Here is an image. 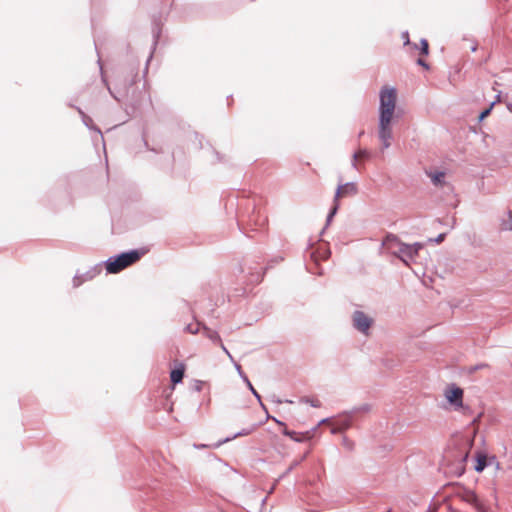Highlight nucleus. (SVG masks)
<instances>
[{
    "instance_id": "14",
    "label": "nucleus",
    "mask_w": 512,
    "mask_h": 512,
    "mask_svg": "<svg viewBox=\"0 0 512 512\" xmlns=\"http://www.w3.org/2000/svg\"><path fill=\"white\" fill-rule=\"evenodd\" d=\"M185 373V366L184 364H179L178 367L173 369L170 373V379L173 384L181 383L184 377Z\"/></svg>"
},
{
    "instance_id": "8",
    "label": "nucleus",
    "mask_w": 512,
    "mask_h": 512,
    "mask_svg": "<svg viewBox=\"0 0 512 512\" xmlns=\"http://www.w3.org/2000/svg\"><path fill=\"white\" fill-rule=\"evenodd\" d=\"M99 269L97 267L91 268L83 274L76 273L73 278V287L77 288L82 285L84 282L92 280L98 273Z\"/></svg>"
},
{
    "instance_id": "39",
    "label": "nucleus",
    "mask_w": 512,
    "mask_h": 512,
    "mask_svg": "<svg viewBox=\"0 0 512 512\" xmlns=\"http://www.w3.org/2000/svg\"><path fill=\"white\" fill-rule=\"evenodd\" d=\"M481 413H479L471 422L472 425H475L478 421H479V418L481 417Z\"/></svg>"
},
{
    "instance_id": "3",
    "label": "nucleus",
    "mask_w": 512,
    "mask_h": 512,
    "mask_svg": "<svg viewBox=\"0 0 512 512\" xmlns=\"http://www.w3.org/2000/svg\"><path fill=\"white\" fill-rule=\"evenodd\" d=\"M353 327L364 335H368L373 319L363 311L356 310L352 314Z\"/></svg>"
},
{
    "instance_id": "12",
    "label": "nucleus",
    "mask_w": 512,
    "mask_h": 512,
    "mask_svg": "<svg viewBox=\"0 0 512 512\" xmlns=\"http://www.w3.org/2000/svg\"><path fill=\"white\" fill-rule=\"evenodd\" d=\"M426 175L431 179V182L436 187H442L446 184V174L443 171H426Z\"/></svg>"
},
{
    "instance_id": "1",
    "label": "nucleus",
    "mask_w": 512,
    "mask_h": 512,
    "mask_svg": "<svg viewBox=\"0 0 512 512\" xmlns=\"http://www.w3.org/2000/svg\"><path fill=\"white\" fill-rule=\"evenodd\" d=\"M397 102V90L383 86L379 93V122L392 123Z\"/></svg>"
},
{
    "instance_id": "38",
    "label": "nucleus",
    "mask_w": 512,
    "mask_h": 512,
    "mask_svg": "<svg viewBox=\"0 0 512 512\" xmlns=\"http://www.w3.org/2000/svg\"><path fill=\"white\" fill-rule=\"evenodd\" d=\"M343 445L349 449H351L352 443L348 440V438H343Z\"/></svg>"
},
{
    "instance_id": "19",
    "label": "nucleus",
    "mask_w": 512,
    "mask_h": 512,
    "mask_svg": "<svg viewBox=\"0 0 512 512\" xmlns=\"http://www.w3.org/2000/svg\"><path fill=\"white\" fill-rule=\"evenodd\" d=\"M369 156H370V153H369L368 150H366V149L358 150L352 156V158H353V160H352V167L353 168H357V164H356L357 159H359V158H368Z\"/></svg>"
},
{
    "instance_id": "4",
    "label": "nucleus",
    "mask_w": 512,
    "mask_h": 512,
    "mask_svg": "<svg viewBox=\"0 0 512 512\" xmlns=\"http://www.w3.org/2000/svg\"><path fill=\"white\" fill-rule=\"evenodd\" d=\"M354 415L351 411H347L339 415L332 422L331 433L338 434L351 427Z\"/></svg>"
},
{
    "instance_id": "43",
    "label": "nucleus",
    "mask_w": 512,
    "mask_h": 512,
    "mask_svg": "<svg viewBox=\"0 0 512 512\" xmlns=\"http://www.w3.org/2000/svg\"><path fill=\"white\" fill-rule=\"evenodd\" d=\"M121 73H122V71H121V70H118V71H117V75H116L117 79H120Z\"/></svg>"
},
{
    "instance_id": "20",
    "label": "nucleus",
    "mask_w": 512,
    "mask_h": 512,
    "mask_svg": "<svg viewBox=\"0 0 512 512\" xmlns=\"http://www.w3.org/2000/svg\"><path fill=\"white\" fill-rule=\"evenodd\" d=\"M138 65H134L130 71L129 79L124 82V89L126 90L128 86H131L135 78L137 77Z\"/></svg>"
},
{
    "instance_id": "41",
    "label": "nucleus",
    "mask_w": 512,
    "mask_h": 512,
    "mask_svg": "<svg viewBox=\"0 0 512 512\" xmlns=\"http://www.w3.org/2000/svg\"><path fill=\"white\" fill-rule=\"evenodd\" d=\"M272 419H273V420H274L278 425H280V426H285V424H284L282 421L277 420V419H276V418H274V417H272Z\"/></svg>"
},
{
    "instance_id": "23",
    "label": "nucleus",
    "mask_w": 512,
    "mask_h": 512,
    "mask_svg": "<svg viewBox=\"0 0 512 512\" xmlns=\"http://www.w3.org/2000/svg\"><path fill=\"white\" fill-rule=\"evenodd\" d=\"M371 410V405L368 403L362 404L360 406L354 407L351 409V413L355 416L357 413H367Z\"/></svg>"
},
{
    "instance_id": "21",
    "label": "nucleus",
    "mask_w": 512,
    "mask_h": 512,
    "mask_svg": "<svg viewBox=\"0 0 512 512\" xmlns=\"http://www.w3.org/2000/svg\"><path fill=\"white\" fill-rule=\"evenodd\" d=\"M486 466H487L486 456L485 455H478L477 456L476 465H475V470L477 472H482L485 469Z\"/></svg>"
},
{
    "instance_id": "32",
    "label": "nucleus",
    "mask_w": 512,
    "mask_h": 512,
    "mask_svg": "<svg viewBox=\"0 0 512 512\" xmlns=\"http://www.w3.org/2000/svg\"><path fill=\"white\" fill-rule=\"evenodd\" d=\"M445 237H446V234L445 233H441L435 239H433L432 241H434L435 243L439 244V243L444 241Z\"/></svg>"
},
{
    "instance_id": "26",
    "label": "nucleus",
    "mask_w": 512,
    "mask_h": 512,
    "mask_svg": "<svg viewBox=\"0 0 512 512\" xmlns=\"http://www.w3.org/2000/svg\"><path fill=\"white\" fill-rule=\"evenodd\" d=\"M301 402L310 404L312 407L319 408L321 407V402L318 399L304 397L301 399Z\"/></svg>"
},
{
    "instance_id": "2",
    "label": "nucleus",
    "mask_w": 512,
    "mask_h": 512,
    "mask_svg": "<svg viewBox=\"0 0 512 512\" xmlns=\"http://www.w3.org/2000/svg\"><path fill=\"white\" fill-rule=\"evenodd\" d=\"M144 255L143 251L138 249L123 252L112 256L105 261L106 271L110 274H116L130 265L136 263Z\"/></svg>"
},
{
    "instance_id": "7",
    "label": "nucleus",
    "mask_w": 512,
    "mask_h": 512,
    "mask_svg": "<svg viewBox=\"0 0 512 512\" xmlns=\"http://www.w3.org/2000/svg\"><path fill=\"white\" fill-rule=\"evenodd\" d=\"M393 255L399 258L406 266H410L415 261V250L410 248L408 244L401 245L397 250H393Z\"/></svg>"
},
{
    "instance_id": "42",
    "label": "nucleus",
    "mask_w": 512,
    "mask_h": 512,
    "mask_svg": "<svg viewBox=\"0 0 512 512\" xmlns=\"http://www.w3.org/2000/svg\"><path fill=\"white\" fill-rule=\"evenodd\" d=\"M152 56H153V52H151V53H150V55H149V57H148V59H147L146 66L148 65V63H149V61L151 60Z\"/></svg>"
},
{
    "instance_id": "30",
    "label": "nucleus",
    "mask_w": 512,
    "mask_h": 512,
    "mask_svg": "<svg viewBox=\"0 0 512 512\" xmlns=\"http://www.w3.org/2000/svg\"><path fill=\"white\" fill-rule=\"evenodd\" d=\"M307 456V453H305L302 458L300 460H296L294 461L289 467L288 469L286 470V472L284 473V475H287L289 474L296 466H298L300 464V462L305 459Z\"/></svg>"
},
{
    "instance_id": "34",
    "label": "nucleus",
    "mask_w": 512,
    "mask_h": 512,
    "mask_svg": "<svg viewBox=\"0 0 512 512\" xmlns=\"http://www.w3.org/2000/svg\"><path fill=\"white\" fill-rule=\"evenodd\" d=\"M235 368L240 375V377L243 379V376H246V374L242 371L241 366L238 363H235Z\"/></svg>"
},
{
    "instance_id": "35",
    "label": "nucleus",
    "mask_w": 512,
    "mask_h": 512,
    "mask_svg": "<svg viewBox=\"0 0 512 512\" xmlns=\"http://www.w3.org/2000/svg\"><path fill=\"white\" fill-rule=\"evenodd\" d=\"M153 38H154V41H153V49H155L156 45H157V42H158V39H159V31H154V34H153Z\"/></svg>"
},
{
    "instance_id": "5",
    "label": "nucleus",
    "mask_w": 512,
    "mask_h": 512,
    "mask_svg": "<svg viewBox=\"0 0 512 512\" xmlns=\"http://www.w3.org/2000/svg\"><path fill=\"white\" fill-rule=\"evenodd\" d=\"M445 396L449 403L455 407V409L463 408L464 413H466V411L469 410L468 408H464L463 406V390L460 387H456L453 385L446 391Z\"/></svg>"
},
{
    "instance_id": "22",
    "label": "nucleus",
    "mask_w": 512,
    "mask_h": 512,
    "mask_svg": "<svg viewBox=\"0 0 512 512\" xmlns=\"http://www.w3.org/2000/svg\"><path fill=\"white\" fill-rule=\"evenodd\" d=\"M98 64H99V66H100V71H101V75H102V81H103V83L107 86V89H108L109 93L111 94V96H112L115 100L120 101V96H119L117 93H115V92H113V91L111 90V88L109 87V85H108V83H107L106 78L104 77V74H103V67H102V65H101L100 58L98 59Z\"/></svg>"
},
{
    "instance_id": "29",
    "label": "nucleus",
    "mask_w": 512,
    "mask_h": 512,
    "mask_svg": "<svg viewBox=\"0 0 512 512\" xmlns=\"http://www.w3.org/2000/svg\"><path fill=\"white\" fill-rule=\"evenodd\" d=\"M420 44H421V48H420V52L422 55H428L429 53V45H428V42L426 39H422L420 41Z\"/></svg>"
},
{
    "instance_id": "45",
    "label": "nucleus",
    "mask_w": 512,
    "mask_h": 512,
    "mask_svg": "<svg viewBox=\"0 0 512 512\" xmlns=\"http://www.w3.org/2000/svg\"><path fill=\"white\" fill-rule=\"evenodd\" d=\"M197 448H203L205 447V445H199V446H196Z\"/></svg>"
},
{
    "instance_id": "13",
    "label": "nucleus",
    "mask_w": 512,
    "mask_h": 512,
    "mask_svg": "<svg viewBox=\"0 0 512 512\" xmlns=\"http://www.w3.org/2000/svg\"><path fill=\"white\" fill-rule=\"evenodd\" d=\"M465 501L471 504L477 510V512H486L485 507L474 492H468L465 496Z\"/></svg>"
},
{
    "instance_id": "15",
    "label": "nucleus",
    "mask_w": 512,
    "mask_h": 512,
    "mask_svg": "<svg viewBox=\"0 0 512 512\" xmlns=\"http://www.w3.org/2000/svg\"><path fill=\"white\" fill-rule=\"evenodd\" d=\"M283 434L290 437L292 440H294L296 442H303V441L310 439V437H311L310 432H306L304 434H298L295 431H291L286 428L283 430Z\"/></svg>"
},
{
    "instance_id": "31",
    "label": "nucleus",
    "mask_w": 512,
    "mask_h": 512,
    "mask_svg": "<svg viewBox=\"0 0 512 512\" xmlns=\"http://www.w3.org/2000/svg\"><path fill=\"white\" fill-rule=\"evenodd\" d=\"M408 246H410L411 250H415V256H417L419 251L423 248V244L419 242H416L414 244H408Z\"/></svg>"
},
{
    "instance_id": "40",
    "label": "nucleus",
    "mask_w": 512,
    "mask_h": 512,
    "mask_svg": "<svg viewBox=\"0 0 512 512\" xmlns=\"http://www.w3.org/2000/svg\"><path fill=\"white\" fill-rule=\"evenodd\" d=\"M329 421H330V419H329V418L322 419V420L318 423V426H319V425H322V424H324V423H328Z\"/></svg>"
},
{
    "instance_id": "9",
    "label": "nucleus",
    "mask_w": 512,
    "mask_h": 512,
    "mask_svg": "<svg viewBox=\"0 0 512 512\" xmlns=\"http://www.w3.org/2000/svg\"><path fill=\"white\" fill-rule=\"evenodd\" d=\"M356 193L357 186L353 182H347L345 184L339 185L334 196V202L338 201V199L342 196L354 195Z\"/></svg>"
},
{
    "instance_id": "44",
    "label": "nucleus",
    "mask_w": 512,
    "mask_h": 512,
    "mask_svg": "<svg viewBox=\"0 0 512 512\" xmlns=\"http://www.w3.org/2000/svg\"><path fill=\"white\" fill-rule=\"evenodd\" d=\"M476 50H477V46L476 45L471 46V51L472 52H475Z\"/></svg>"
},
{
    "instance_id": "28",
    "label": "nucleus",
    "mask_w": 512,
    "mask_h": 512,
    "mask_svg": "<svg viewBox=\"0 0 512 512\" xmlns=\"http://www.w3.org/2000/svg\"><path fill=\"white\" fill-rule=\"evenodd\" d=\"M199 330H200V323L188 324L185 327V331H187L188 333H191V334H196L199 332Z\"/></svg>"
},
{
    "instance_id": "36",
    "label": "nucleus",
    "mask_w": 512,
    "mask_h": 512,
    "mask_svg": "<svg viewBox=\"0 0 512 512\" xmlns=\"http://www.w3.org/2000/svg\"><path fill=\"white\" fill-rule=\"evenodd\" d=\"M218 344L220 345L221 349H222V350L227 354V356H228L231 360H233L232 355H231V354H230V352L227 350V348L225 347V345H224L222 342H221V343H218Z\"/></svg>"
},
{
    "instance_id": "27",
    "label": "nucleus",
    "mask_w": 512,
    "mask_h": 512,
    "mask_svg": "<svg viewBox=\"0 0 512 512\" xmlns=\"http://www.w3.org/2000/svg\"><path fill=\"white\" fill-rule=\"evenodd\" d=\"M338 208H339V204H338V201H336V202H334L333 207L331 208L329 214L327 215V219H326L327 225L331 222L332 218L337 213Z\"/></svg>"
},
{
    "instance_id": "33",
    "label": "nucleus",
    "mask_w": 512,
    "mask_h": 512,
    "mask_svg": "<svg viewBox=\"0 0 512 512\" xmlns=\"http://www.w3.org/2000/svg\"><path fill=\"white\" fill-rule=\"evenodd\" d=\"M402 38L404 39V45H409L410 44L409 34H408L407 31L402 33Z\"/></svg>"
},
{
    "instance_id": "10",
    "label": "nucleus",
    "mask_w": 512,
    "mask_h": 512,
    "mask_svg": "<svg viewBox=\"0 0 512 512\" xmlns=\"http://www.w3.org/2000/svg\"><path fill=\"white\" fill-rule=\"evenodd\" d=\"M405 243L401 242L400 239L394 234H387L384 238L382 245L385 246L392 254L393 250H397L404 245Z\"/></svg>"
},
{
    "instance_id": "18",
    "label": "nucleus",
    "mask_w": 512,
    "mask_h": 512,
    "mask_svg": "<svg viewBox=\"0 0 512 512\" xmlns=\"http://www.w3.org/2000/svg\"><path fill=\"white\" fill-rule=\"evenodd\" d=\"M243 381L245 382V384L247 385L248 389L251 391V393L255 396V398L258 400L260 406L265 410L267 411L265 405L263 404L262 400H261V396L259 395V393L255 390V388L253 387L252 383L250 382V380L248 379L247 376H243Z\"/></svg>"
},
{
    "instance_id": "24",
    "label": "nucleus",
    "mask_w": 512,
    "mask_h": 512,
    "mask_svg": "<svg viewBox=\"0 0 512 512\" xmlns=\"http://www.w3.org/2000/svg\"><path fill=\"white\" fill-rule=\"evenodd\" d=\"M498 101H500V94H497V95H496V101L492 102V103L490 104V106H489L487 109L483 110V111L480 113V115H479V121L484 120V119H485V118H486V117L491 113V111H492V108H493L494 104H495L496 102H498Z\"/></svg>"
},
{
    "instance_id": "6",
    "label": "nucleus",
    "mask_w": 512,
    "mask_h": 512,
    "mask_svg": "<svg viewBox=\"0 0 512 512\" xmlns=\"http://www.w3.org/2000/svg\"><path fill=\"white\" fill-rule=\"evenodd\" d=\"M392 123L378 122V137L382 142L383 149H387L391 145L392 134Z\"/></svg>"
},
{
    "instance_id": "16",
    "label": "nucleus",
    "mask_w": 512,
    "mask_h": 512,
    "mask_svg": "<svg viewBox=\"0 0 512 512\" xmlns=\"http://www.w3.org/2000/svg\"><path fill=\"white\" fill-rule=\"evenodd\" d=\"M256 428V425H251L250 427L248 428H244L242 429L241 431L237 432L236 434L232 435L231 437H227L225 438L224 440L220 441L218 443V446L223 444V443H226V442H229L237 437H240V436H247L249 434H251Z\"/></svg>"
},
{
    "instance_id": "37",
    "label": "nucleus",
    "mask_w": 512,
    "mask_h": 512,
    "mask_svg": "<svg viewBox=\"0 0 512 512\" xmlns=\"http://www.w3.org/2000/svg\"><path fill=\"white\" fill-rule=\"evenodd\" d=\"M417 64H418V65H420V66H422V67H424V68H426V69H428V68H429L428 64H427L423 59H421V58H419V59L417 60Z\"/></svg>"
},
{
    "instance_id": "11",
    "label": "nucleus",
    "mask_w": 512,
    "mask_h": 512,
    "mask_svg": "<svg viewBox=\"0 0 512 512\" xmlns=\"http://www.w3.org/2000/svg\"><path fill=\"white\" fill-rule=\"evenodd\" d=\"M78 110V113L80 114L81 116V119H82V122L83 124L90 130L92 131H95L97 133V135L100 137L101 140H103V135H102V132L101 130L95 126L93 124V120L90 116H88L87 114H85L84 111H82L80 108H77Z\"/></svg>"
},
{
    "instance_id": "46",
    "label": "nucleus",
    "mask_w": 512,
    "mask_h": 512,
    "mask_svg": "<svg viewBox=\"0 0 512 512\" xmlns=\"http://www.w3.org/2000/svg\"><path fill=\"white\" fill-rule=\"evenodd\" d=\"M387 512H390V510H388Z\"/></svg>"
},
{
    "instance_id": "17",
    "label": "nucleus",
    "mask_w": 512,
    "mask_h": 512,
    "mask_svg": "<svg viewBox=\"0 0 512 512\" xmlns=\"http://www.w3.org/2000/svg\"><path fill=\"white\" fill-rule=\"evenodd\" d=\"M203 333L204 335L210 339L212 342L214 343H221V337L220 335L218 334V332L214 331V330H211L210 328L204 326L203 327Z\"/></svg>"
},
{
    "instance_id": "25",
    "label": "nucleus",
    "mask_w": 512,
    "mask_h": 512,
    "mask_svg": "<svg viewBox=\"0 0 512 512\" xmlns=\"http://www.w3.org/2000/svg\"><path fill=\"white\" fill-rule=\"evenodd\" d=\"M508 219L503 220L501 223V230L502 231H511L512 230V211H509L507 213Z\"/></svg>"
}]
</instances>
